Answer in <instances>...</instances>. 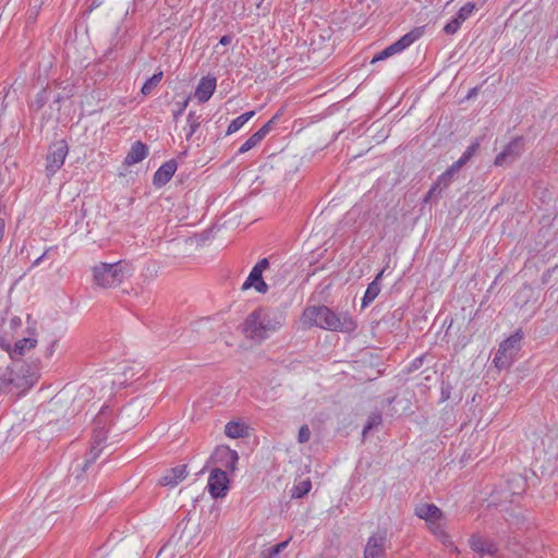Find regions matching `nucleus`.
Here are the masks:
<instances>
[{
  "instance_id": "obj_1",
  "label": "nucleus",
  "mask_w": 558,
  "mask_h": 558,
  "mask_svg": "<svg viewBox=\"0 0 558 558\" xmlns=\"http://www.w3.org/2000/svg\"><path fill=\"white\" fill-rule=\"evenodd\" d=\"M284 323V311L260 306L247 315L242 325V331L247 338L262 341L279 330Z\"/></svg>"
},
{
  "instance_id": "obj_2",
  "label": "nucleus",
  "mask_w": 558,
  "mask_h": 558,
  "mask_svg": "<svg viewBox=\"0 0 558 558\" xmlns=\"http://www.w3.org/2000/svg\"><path fill=\"white\" fill-rule=\"evenodd\" d=\"M302 322L308 327L351 333L357 328L356 322L348 314L335 313L326 305L307 306L302 314Z\"/></svg>"
},
{
  "instance_id": "obj_3",
  "label": "nucleus",
  "mask_w": 558,
  "mask_h": 558,
  "mask_svg": "<svg viewBox=\"0 0 558 558\" xmlns=\"http://www.w3.org/2000/svg\"><path fill=\"white\" fill-rule=\"evenodd\" d=\"M119 415L114 413L113 408L110 405H102L98 413L93 417V442L89 452L84 459L83 463L78 465L81 472L84 473L86 469L94 463L101 452L99 448L106 440L110 427L113 425L116 417Z\"/></svg>"
},
{
  "instance_id": "obj_4",
  "label": "nucleus",
  "mask_w": 558,
  "mask_h": 558,
  "mask_svg": "<svg viewBox=\"0 0 558 558\" xmlns=\"http://www.w3.org/2000/svg\"><path fill=\"white\" fill-rule=\"evenodd\" d=\"M131 276L129 263L119 260L116 263H99L93 267V281L100 288H114Z\"/></svg>"
},
{
  "instance_id": "obj_5",
  "label": "nucleus",
  "mask_w": 558,
  "mask_h": 558,
  "mask_svg": "<svg viewBox=\"0 0 558 558\" xmlns=\"http://www.w3.org/2000/svg\"><path fill=\"white\" fill-rule=\"evenodd\" d=\"M7 376L12 379L11 389L22 393L29 390L39 379V368L36 364L23 363L17 369L7 367Z\"/></svg>"
},
{
  "instance_id": "obj_6",
  "label": "nucleus",
  "mask_w": 558,
  "mask_h": 558,
  "mask_svg": "<svg viewBox=\"0 0 558 558\" xmlns=\"http://www.w3.org/2000/svg\"><path fill=\"white\" fill-rule=\"evenodd\" d=\"M424 34L423 27H414L409 33L401 36L398 40L392 43L391 45L384 48L381 51L376 53L371 63H376L378 61H384L396 53H400L410 47L414 41L420 39Z\"/></svg>"
},
{
  "instance_id": "obj_7",
  "label": "nucleus",
  "mask_w": 558,
  "mask_h": 558,
  "mask_svg": "<svg viewBox=\"0 0 558 558\" xmlns=\"http://www.w3.org/2000/svg\"><path fill=\"white\" fill-rule=\"evenodd\" d=\"M201 525H177L169 543L180 547H194L199 544Z\"/></svg>"
},
{
  "instance_id": "obj_8",
  "label": "nucleus",
  "mask_w": 558,
  "mask_h": 558,
  "mask_svg": "<svg viewBox=\"0 0 558 558\" xmlns=\"http://www.w3.org/2000/svg\"><path fill=\"white\" fill-rule=\"evenodd\" d=\"M207 489L214 499L223 498L230 489L227 472L221 468H214L208 477Z\"/></svg>"
},
{
  "instance_id": "obj_9",
  "label": "nucleus",
  "mask_w": 558,
  "mask_h": 558,
  "mask_svg": "<svg viewBox=\"0 0 558 558\" xmlns=\"http://www.w3.org/2000/svg\"><path fill=\"white\" fill-rule=\"evenodd\" d=\"M523 137L517 136L510 141L496 156L494 165L498 167L509 166L514 162L523 153Z\"/></svg>"
},
{
  "instance_id": "obj_10",
  "label": "nucleus",
  "mask_w": 558,
  "mask_h": 558,
  "mask_svg": "<svg viewBox=\"0 0 558 558\" xmlns=\"http://www.w3.org/2000/svg\"><path fill=\"white\" fill-rule=\"evenodd\" d=\"M209 461L233 473L236 470L239 454L228 446H218L210 456Z\"/></svg>"
},
{
  "instance_id": "obj_11",
  "label": "nucleus",
  "mask_w": 558,
  "mask_h": 558,
  "mask_svg": "<svg viewBox=\"0 0 558 558\" xmlns=\"http://www.w3.org/2000/svg\"><path fill=\"white\" fill-rule=\"evenodd\" d=\"M69 153V146L65 140L54 142L47 156V170L50 173L57 172L63 165L64 159Z\"/></svg>"
},
{
  "instance_id": "obj_12",
  "label": "nucleus",
  "mask_w": 558,
  "mask_h": 558,
  "mask_svg": "<svg viewBox=\"0 0 558 558\" xmlns=\"http://www.w3.org/2000/svg\"><path fill=\"white\" fill-rule=\"evenodd\" d=\"M469 543L472 550L478 554L482 558H494L499 550L497 543L480 534L472 535Z\"/></svg>"
},
{
  "instance_id": "obj_13",
  "label": "nucleus",
  "mask_w": 558,
  "mask_h": 558,
  "mask_svg": "<svg viewBox=\"0 0 558 558\" xmlns=\"http://www.w3.org/2000/svg\"><path fill=\"white\" fill-rule=\"evenodd\" d=\"M281 116L280 112H277L269 121H267L258 131L253 133L239 148L238 154L242 155L254 148L257 144H259L266 135L274 128V124Z\"/></svg>"
},
{
  "instance_id": "obj_14",
  "label": "nucleus",
  "mask_w": 558,
  "mask_h": 558,
  "mask_svg": "<svg viewBox=\"0 0 558 558\" xmlns=\"http://www.w3.org/2000/svg\"><path fill=\"white\" fill-rule=\"evenodd\" d=\"M387 532L378 530L369 538L365 546L364 558H379L384 554Z\"/></svg>"
},
{
  "instance_id": "obj_15",
  "label": "nucleus",
  "mask_w": 558,
  "mask_h": 558,
  "mask_svg": "<svg viewBox=\"0 0 558 558\" xmlns=\"http://www.w3.org/2000/svg\"><path fill=\"white\" fill-rule=\"evenodd\" d=\"M178 169L175 159H170L162 163L153 177V185L157 189L165 186L173 177Z\"/></svg>"
},
{
  "instance_id": "obj_16",
  "label": "nucleus",
  "mask_w": 558,
  "mask_h": 558,
  "mask_svg": "<svg viewBox=\"0 0 558 558\" xmlns=\"http://www.w3.org/2000/svg\"><path fill=\"white\" fill-rule=\"evenodd\" d=\"M414 513L426 523H436L444 519V512L434 504H418L415 506Z\"/></svg>"
},
{
  "instance_id": "obj_17",
  "label": "nucleus",
  "mask_w": 558,
  "mask_h": 558,
  "mask_svg": "<svg viewBox=\"0 0 558 558\" xmlns=\"http://www.w3.org/2000/svg\"><path fill=\"white\" fill-rule=\"evenodd\" d=\"M217 80L215 76H204L199 80L194 96L202 104L208 101L216 90Z\"/></svg>"
},
{
  "instance_id": "obj_18",
  "label": "nucleus",
  "mask_w": 558,
  "mask_h": 558,
  "mask_svg": "<svg viewBox=\"0 0 558 558\" xmlns=\"http://www.w3.org/2000/svg\"><path fill=\"white\" fill-rule=\"evenodd\" d=\"M187 475V465L180 464L174 468H171L167 471V473L159 480L160 485L162 486H177L180 482H182Z\"/></svg>"
},
{
  "instance_id": "obj_19",
  "label": "nucleus",
  "mask_w": 558,
  "mask_h": 558,
  "mask_svg": "<svg viewBox=\"0 0 558 558\" xmlns=\"http://www.w3.org/2000/svg\"><path fill=\"white\" fill-rule=\"evenodd\" d=\"M522 339H523L522 329H517L512 335H510L507 339H505L499 344L498 349L500 350V354H504V352H505L514 357L521 349Z\"/></svg>"
},
{
  "instance_id": "obj_20",
  "label": "nucleus",
  "mask_w": 558,
  "mask_h": 558,
  "mask_svg": "<svg viewBox=\"0 0 558 558\" xmlns=\"http://www.w3.org/2000/svg\"><path fill=\"white\" fill-rule=\"evenodd\" d=\"M148 155V146L142 141H136L132 144L125 159L124 165L133 166L144 160Z\"/></svg>"
},
{
  "instance_id": "obj_21",
  "label": "nucleus",
  "mask_w": 558,
  "mask_h": 558,
  "mask_svg": "<svg viewBox=\"0 0 558 558\" xmlns=\"http://www.w3.org/2000/svg\"><path fill=\"white\" fill-rule=\"evenodd\" d=\"M94 398V389L89 385L83 384L78 387L76 395L73 399V402L77 403V413L74 415L75 424L81 420L80 412L85 408V405Z\"/></svg>"
},
{
  "instance_id": "obj_22",
  "label": "nucleus",
  "mask_w": 558,
  "mask_h": 558,
  "mask_svg": "<svg viewBox=\"0 0 558 558\" xmlns=\"http://www.w3.org/2000/svg\"><path fill=\"white\" fill-rule=\"evenodd\" d=\"M251 288H254L259 293H266L269 289L268 284L265 282L263 278V274L254 269L251 270L248 277L242 284L243 291L248 290Z\"/></svg>"
},
{
  "instance_id": "obj_23",
  "label": "nucleus",
  "mask_w": 558,
  "mask_h": 558,
  "mask_svg": "<svg viewBox=\"0 0 558 558\" xmlns=\"http://www.w3.org/2000/svg\"><path fill=\"white\" fill-rule=\"evenodd\" d=\"M37 340L35 338H23L15 342L14 347L11 349L7 348L9 355L12 360H15L20 356H23L27 351L35 348Z\"/></svg>"
},
{
  "instance_id": "obj_24",
  "label": "nucleus",
  "mask_w": 558,
  "mask_h": 558,
  "mask_svg": "<svg viewBox=\"0 0 558 558\" xmlns=\"http://www.w3.org/2000/svg\"><path fill=\"white\" fill-rule=\"evenodd\" d=\"M290 541L291 537H288L275 545L265 547L260 551V558H286L287 554L284 553V550L289 546Z\"/></svg>"
},
{
  "instance_id": "obj_25",
  "label": "nucleus",
  "mask_w": 558,
  "mask_h": 558,
  "mask_svg": "<svg viewBox=\"0 0 558 558\" xmlns=\"http://www.w3.org/2000/svg\"><path fill=\"white\" fill-rule=\"evenodd\" d=\"M225 434L232 439L244 438L248 436V426L242 422L231 421L227 423Z\"/></svg>"
},
{
  "instance_id": "obj_26",
  "label": "nucleus",
  "mask_w": 558,
  "mask_h": 558,
  "mask_svg": "<svg viewBox=\"0 0 558 558\" xmlns=\"http://www.w3.org/2000/svg\"><path fill=\"white\" fill-rule=\"evenodd\" d=\"M292 159H295V156L282 150L278 155H272L270 157L271 167H277L278 169H282L286 173H291L296 169V166L294 169L288 168V162Z\"/></svg>"
},
{
  "instance_id": "obj_27",
  "label": "nucleus",
  "mask_w": 558,
  "mask_h": 558,
  "mask_svg": "<svg viewBox=\"0 0 558 558\" xmlns=\"http://www.w3.org/2000/svg\"><path fill=\"white\" fill-rule=\"evenodd\" d=\"M255 116V111H247L242 113L241 116L233 119L226 132V135H231L235 132H238L250 119H252Z\"/></svg>"
},
{
  "instance_id": "obj_28",
  "label": "nucleus",
  "mask_w": 558,
  "mask_h": 558,
  "mask_svg": "<svg viewBox=\"0 0 558 558\" xmlns=\"http://www.w3.org/2000/svg\"><path fill=\"white\" fill-rule=\"evenodd\" d=\"M380 286L376 281L368 283L366 291L362 298V308L367 307L379 294Z\"/></svg>"
},
{
  "instance_id": "obj_29",
  "label": "nucleus",
  "mask_w": 558,
  "mask_h": 558,
  "mask_svg": "<svg viewBox=\"0 0 558 558\" xmlns=\"http://www.w3.org/2000/svg\"><path fill=\"white\" fill-rule=\"evenodd\" d=\"M506 523H524L534 520L530 512L523 513L521 509L512 508L509 512V518H504Z\"/></svg>"
},
{
  "instance_id": "obj_30",
  "label": "nucleus",
  "mask_w": 558,
  "mask_h": 558,
  "mask_svg": "<svg viewBox=\"0 0 558 558\" xmlns=\"http://www.w3.org/2000/svg\"><path fill=\"white\" fill-rule=\"evenodd\" d=\"M163 73L162 71H158L154 73L150 77H148L142 86L141 93L144 96L149 95L160 83L162 80Z\"/></svg>"
},
{
  "instance_id": "obj_31",
  "label": "nucleus",
  "mask_w": 558,
  "mask_h": 558,
  "mask_svg": "<svg viewBox=\"0 0 558 558\" xmlns=\"http://www.w3.org/2000/svg\"><path fill=\"white\" fill-rule=\"evenodd\" d=\"M508 490L511 495H520L524 492L526 481L521 475H513L508 482Z\"/></svg>"
},
{
  "instance_id": "obj_32",
  "label": "nucleus",
  "mask_w": 558,
  "mask_h": 558,
  "mask_svg": "<svg viewBox=\"0 0 558 558\" xmlns=\"http://www.w3.org/2000/svg\"><path fill=\"white\" fill-rule=\"evenodd\" d=\"M513 359L514 357L508 353L504 352V354H500V350L498 349L493 363L498 369L509 368L513 362Z\"/></svg>"
},
{
  "instance_id": "obj_33",
  "label": "nucleus",
  "mask_w": 558,
  "mask_h": 558,
  "mask_svg": "<svg viewBox=\"0 0 558 558\" xmlns=\"http://www.w3.org/2000/svg\"><path fill=\"white\" fill-rule=\"evenodd\" d=\"M50 97V92L47 90V89H41L36 96L35 98L32 100L29 107L32 110L34 111H38L40 110L45 104L48 101Z\"/></svg>"
},
{
  "instance_id": "obj_34",
  "label": "nucleus",
  "mask_w": 558,
  "mask_h": 558,
  "mask_svg": "<svg viewBox=\"0 0 558 558\" xmlns=\"http://www.w3.org/2000/svg\"><path fill=\"white\" fill-rule=\"evenodd\" d=\"M312 488V483L310 480L301 481L299 484L294 485L292 489V498H303L305 497Z\"/></svg>"
},
{
  "instance_id": "obj_35",
  "label": "nucleus",
  "mask_w": 558,
  "mask_h": 558,
  "mask_svg": "<svg viewBox=\"0 0 558 558\" xmlns=\"http://www.w3.org/2000/svg\"><path fill=\"white\" fill-rule=\"evenodd\" d=\"M383 422V417H381V414L379 412H374L372 413L368 417H367V421L363 427V430H362V434L363 436H365L366 434H368L372 429H374L375 427H377L378 425H380Z\"/></svg>"
},
{
  "instance_id": "obj_36",
  "label": "nucleus",
  "mask_w": 558,
  "mask_h": 558,
  "mask_svg": "<svg viewBox=\"0 0 558 558\" xmlns=\"http://www.w3.org/2000/svg\"><path fill=\"white\" fill-rule=\"evenodd\" d=\"M201 114H196L195 111H190L187 114V123L190 126V132L186 134V140H190L192 135L197 131L201 125Z\"/></svg>"
},
{
  "instance_id": "obj_37",
  "label": "nucleus",
  "mask_w": 558,
  "mask_h": 558,
  "mask_svg": "<svg viewBox=\"0 0 558 558\" xmlns=\"http://www.w3.org/2000/svg\"><path fill=\"white\" fill-rule=\"evenodd\" d=\"M480 141L476 138L474 142L471 143L470 146H468V148L464 150V153L458 160L462 162L463 166H465L473 158V156L477 153Z\"/></svg>"
},
{
  "instance_id": "obj_38",
  "label": "nucleus",
  "mask_w": 558,
  "mask_h": 558,
  "mask_svg": "<svg viewBox=\"0 0 558 558\" xmlns=\"http://www.w3.org/2000/svg\"><path fill=\"white\" fill-rule=\"evenodd\" d=\"M476 5L473 2H466L463 7L459 9V11L454 14V17H457L461 23L466 21L472 12L475 10Z\"/></svg>"
},
{
  "instance_id": "obj_39",
  "label": "nucleus",
  "mask_w": 558,
  "mask_h": 558,
  "mask_svg": "<svg viewBox=\"0 0 558 558\" xmlns=\"http://www.w3.org/2000/svg\"><path fill=\"white\" fill-rule=\"evenodd\" d=\"M461 25L462 23L457 17L452 16V19L444 26L442 31L447 35H453L460 29Z\"/></svg>"
},
{
  "instance_id": "obj_40",
  "label": "nucleus",
  "mask_w": 558,
  "mask_h": 558,
  "mask_svg": "<svg viewBox=\"0 0 558 558\" xmlns=\"http://www.w3.org/2000/svg\"><path fill=\"white\" fill-rule=\"evenodd\" d=\"M453 386L449 380H442L440 387V402H445L450 399Z\"/></svg>"
},
{
  "instance_id": "obj_41",
  "label": "nucleus",
  "mask_w": 558,
  "mask_h": 558,
  "mask_svg": "<svg viewBox=\"0 0 558 558\" xmlns=\"http://www.w3.org/2000/svg\"><path fill=\"white\" fill-rule=\"evenodd\" d=\"M191 97H185L182 101H177L175 106L177 108L173 110V120L178 121L179 118L183 114L184 110L189 106Z\"/></svg>"
},
{
  "instance_id": "obj_42",
  "label": "nucleus",
  "mask_w": 558,
  "mask_h": 558,
  "mask_svg": "<svg viewBox=\"0 0 558 558\" xmlns=\"http://www.w3.org/2000/svg\"><path fill=\"white\" fill-rule=\"evenodd\" d=\"M426 357H427V353H424V354H422V355H420V356L415 357V359H414V360L409 364L407 372H408V373H413V372H415V371L420 369V368L423 366V364H424V362H425V359H426Z\"/></svg>"
},
{
  "instance_id": "obj_43",
  "label": "nucleus",
  "mask_w": 558,
  "mask_h": 558,
  "mask_svg": "<svg viewBox=\"0 0 558 558\" xmlns=\"http://www.w3.org/2000/svg\"><path fill=\"white\" fill-rule=\"evenodd\" d=\"M453 178H451L446 171H444L435 181L442 190L450 186V184L453 182Z\"/></svg>"
},
{
  "instance_id": "obj_44",
  "label": "nucleus",
  "mask_w": 558,
  "mask_h": 558,
  "mask_svg": "<svg viewBox=\"0 0 558 558\" xmlns=\"http://www.w3.org/2000/svg\"><path fill=\"white\" fill-rule=\"evenodd\" d=\"M12 379L7 376L5 372L0 375V395L4 391H12L11 389Z\"/></svg>"
},
{
  "instance_id": "obj_45",
  "label": "nucleus",
  "mask_w": 558,
  "mask_h": 558,
  "mask_svg": "<svg viewBox=\"0 0 558 558\" xmlns=\"http://www.w3.org/2000/svg\"><path fill=\"white\" fill-rule=\"evenodd\" d=\"M311 438V430L307 425H302L299 429L298 441L300 444L307 442Z\"/></svg>"
},
{
  "instance_id": "obj_46",
  "label": "nucleus",
  "mask_w": 558,
  "mask_h": 558,
  "mask_svg": "<svg viewBox=\"0 0 558 558\" xmlns=\"http://www.w3.org/2000/svg\"><path fill=\"white\" fill-rule=\"evenodd\" d=\"M430 530L436 536H438L441 539L444 544H447V542H449V535L444 532L442 525H432Z\"/></svg>"
},
{
  "instance_id": "obj_47",
  "label": "nucleus",
  "mask_w": 558,
  "mask_h": 558,
  "mask_svg": "<svg viewBox=\"0 0 558 558\" xmlns=\"http://www.w3.org/2000/svg\"><path fill=\"white\" fill-rule=\"evenodd\" d=\"M269 267V259L267 257H264L262 259H259L254 266L252 269L258 271V272H264L267 268Z\"/></svg>"
},
{
  "instance_id": "obj_48",
  "label": "nucleus",
  "mask_w": 558,
  "mask_h": 558,
  "mask_svg": "<svg viewBox=\"0 0 558 558\" xmlns=\"http://www.w3.org/2000/svg\"><path fill=\"white\" fill-rule=\"evenodd\" d=\"M463 167V163L459 160L454 161L451 166H449L446 169V172L454 179V175L460 171V169Z\"/></svg>"
},
{
  "instance_id": "obj_49",
  "label": "nucleus",
  "mask_w": 558,
  "mask_h": 558,
  "mask_svg": "<svg viewBox=\"0 0 558 558\" xmlns=\"http://www.w3.org/2000/svg\"><path fill=\"white\" fill-rule=\"evenodd\" d=\"M463 167V163L459 160L454 161L451 166H449L446 169V172L454 179V175L460 171V169Z\"/></svg>"
},
{
  "instance_id": "obj_50",
  "label": "nucleus",
  "mask_w": 558,
  "mask_h": 558,
  "mask_svg": "<svg viewBox=\"0 0 558 558\" xmlns=\"http://www.w3.org/2000/svg\"><path fill=\"white\" fill-rule=\"evenodd\" d=\"M213 236V229H207L196 235V241L198 244H204Z\"/></svg>"
},
{
  "instance_id": "obj_51",
  "label": "nucleus",
  "mask_w": 558,
  "mask_h": 558,
  "mask_svg": "<svg viewBox=\"0 0 558 558\" xmlns=\"http://www.w3.org/2000/svg\"><path fill=\"white\" fill-rule=\"evenodd\" d=\"M441 192H442V187H440L436 182H434L427 193L429 195H432L433 198H440Z\"/></svg>"
},
{
  "instance_id": "obj_52",
  "label": "nucleus",
  "mask_w": 558,
  "mask_h": 558,
  "mask_svg": "<svg viewBox=\"0 0 558 558\" xmlns=\"http://www.w3.org/2000/svg\"><path fill=\"white\" fill-rule=\"evenodd\" d=\"M441 192H442V187H440L436 182H434L427 193L429 195H432L433 198H440Z\"/></svg>"
},
{
  "instance_id": "obj_53",
  "label": "nucleus",
  "mask_w": 558,
  "mask_h": 558,
  "mask_svg": "<svg viewBox=\"0 0 558 558\" xmlns=\"http://www.w3.org/2000/svg\"><path fill=\"white\" fill-rule=\"evenodd\" d=\"M219 515H220V509L216 508L215 506H213L211 509H210V512H209L208 520H210L211 522L218 521L219 520Z\"/></svg>"
},
{
  "instance_id": "obj_54",
  "label": "nucleus",
  "mask_w": 558,
  "mask_h": 558,
  "mask_svg": "<svg viewBox=\"0 0 558 558\" xmlns=\"http://www.w3.org/2000/svg\"><path fill=\"white\" fill-rule=\"evenodd\" d=\"M233 35L232 34H227V35H223L220 40H219V44L222 45V46H228L232 43L233 40Z\"/></svg>"
},
{
  "instance_id": "obj_55",
  "label": "nucleus",
  "mask_w": 558,
  "mask_h": 558,
  "mask_svg": "<svg viewBox=\"0 0 558 558\" xmlns=\"http://www.w3.org/2000/svg\"><path fill=\"white\" fill-rule=\"evenodd\" d=\"M480 88H481L480 86H475V87L471 88L469 90L468 95L464 97V99L470 100V99L476 97L480 92Z\"/></svg>"
},
{
  "instance_id": "obj_56",
  "label": "nucleus",
  "mask_w": 558,
  "mask_h": 558,
  "mask_svg": "<svg viewBox=\"0 0 558 558\" xmlns=\"http://www.w3.org/2000/svg\"><path fill=\"white\" fill-rule=\"evenodd\" d=\"M122 376H124V379L123 380H112V386L114 387L116 385H118L119 387H122L129 379L128 377V372L126 371H123L122 373Z\"/></svg>"
},
{
  "instance_id": "obj_57",
  "label": "nucleus",
  "mask_w": 558,
  "mask_h": 558,
  "mask_svg": "<svg viewBox=\"0 0 558 558\" xmlns=\"http://www.w3.org/2000/svg\"><path fill=\"white\" fill-rule=\"evenodd\" d=\"M10 325L12 328H17L22 325V319L17 316H14L10 319Z\"/></svg>"
},
{
  "instance_id": "obj_58",
  "label": "nucleus",
  "mask_w": 558,
  "mask_h": 558,
  "mask_svg": "<svg viewBox=\"0 0 558 558\" xmlns=\"http://www.w3.org/2000/svg\"><path fill=\"white\" fill-rule=\"evenodd\" d=\"M383 274H384V269H381L377 275L376 277L374 278L373 281H376L377 282V286H380V281H381V278H383Z\"/></svg>"
},
{
  "instance_id": "obj_59",
  "label": "nucleus",
  "mask_w": 558,
  "mask_h": 558,
  "mask_svg": "<svg viewBox=\"0 0 558 558\" xmlns=\"http://www.w3.org/2000/svg\"><path fill=\"white\" fill-rule=\"evenodd\" d=\"M48 251H46L41 256H39L35 262L33 263V266H37L40 264V262L47 256Z\"/></svg>"
},
{
  "instance_id": "obj_60",
  "label": "nucleus",
  "mask_w": 558,
  "mask_h": 558,
  "mask_svg": "<svg viewBox=\"0 0 558 558\" xmlns=\"http://www.w3.org/2000/svg\"><path fill=\"white\" fill-rule=\"evenodd\" d=\"M433 199H434L433 196L429 195L428 193H426V195L423 198V202L424 203H428V202H432Z\"/></svg>"
},
{
  "instance_id": "obj_61",
  "label": "nucleus",
  "mask_w": 558,
  "mask_h": 558,
  "mask_svg": "<svg viewBox=\"0 0 558 558\" xmlns=\"http://www.w3.org/2000/svg\"><path fill=\"white\" fill-rule=\"evenodd\" d=\"M186 155H187V150L185 149L184 151L179 154V158L181 159V158L185 157Z\"/></svg>"
},
{
  "instance_id": "obj_62",
  "label": "nucleus",
  "mask_w": 558,
  "mask_h": 558,
  "mask_svg": "<svg viewBox=\"0 0 558 558\" xmlns=\"http://www.w3.org/2000/svg\"><path fill=\"white\" fill-rule=\"evenodd\" d=\"M206 469H207V466L205 465V466H204V468H203V469L197 473V475L203 474V473L205 472V470H206Z\"/></svg>"
},
{
  "instance_id": "obj_63",
  "label": "nucleus",
  "mask_w": 558,
  "mask_h": 558,
  "mask_svg": "<svg viewBox=\"0 0 558 558\" xmlns=\"http://www.w3.org/2000/svg\"><path fill=\"white\" fill-rule=\"evenodd\" d=\"M81 476H82V473H81V474H77V475H76V480H80V478H81Z\"/></svg>"
}]
</instances>
